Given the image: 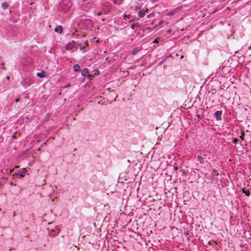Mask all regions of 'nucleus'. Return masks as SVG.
<instances>
[{
  "label": "nucleus",
  "mask_w": 251,
  "mask_h": 251,
  "mask_svg": "<svg viewBox=\"0 0 251 251\" xmlns=\"http://www.w3.org/2000/svg\"><path fill=\"white\" fill-rule=\"evenodd\" d=\"M94 23L89 19H81L78 23V26L82 29L91 30L93 27Z\"/></svg>",
  "instance_id": "obj_1"
},
{
  "label": "nucleus",
  "mask_w": 251,
  "mask_h": 251,
  "mask_svg": "<svg viewBox=\"0 0 251 251\" xmlns=\"http://www.w3.org/2000/svg\"><path fill=\"white\" fill-rule=\"evenodd\" d=\"M72 6V2L70 0H62L59 5V10L65 13L68 12Z\"/></svg>",
  "instance_id": "obj_2"
},
{
  "label": "nucleus",
  "mask_w": 251,
  "mask_h": 251,
  "mask_svg": "<svg viewBox=\"0 0 251 251\" xmlns=\"http://www.w3.org/2000/svg\"><path fill=\"white\" fill-rule=\"evenodd\" d=\"M27 172V170L25 168H22L17 170L15 174L12 175V176L13 177L16 176L19 178H21L25 176Z\"/></svg>",
  "instance_id": "obj_3"
},
{
  "label": "nucleus",
  "mask_w": 251,
  "mask_h": 251,
  "mask_svg": "<svg viewBox=\"0 0 251 251\" xmlns=\"http://www.w3.org/2000/svg\"><path fill=\"white\" fill-rule=\"evenodd\" d=\"M32 63V59L31 57L26 56L23 58L21 61V64L23 67H28L31 65Z\"/></svg>",
  "instance_id": "obj_4"
},
{
  "label": "nucleus",
  "mask_w": 251,
  "mask_h": 251,
  "mask_svg": "<svg viewBox=\"0 0 251 251\" xmlns=\"http://www.w3.org/2000/svg\"><path fill=\"white\" fill-rule=\"evenodd\" d=\"M60 229L56 226L54 229L49 232V235L51 237H55L59 234Z\"/></svg>",
  "instance_id": "obj_5"
},
{
  "label": "nucleus",
  "mask_w": 251,
  "mask_h": 251,
  "mask_svg": "<svg viewBox=\"0 0 251 251\" xmlns=\"http://www.w3.org/2000/svg\"><path fill=\"white\" fill-rule=\"evenodd\" d=\"M223 113L222 110L217 111L214 113V116L217 121H221L222 120V115Z\"/></svg>",
  "instance_id": "obj_6"
},
{
  "label": "nucleus",
  "mask_w": 251,
  "mask_h": 251,
  "mask_svg": "<svg viewBox=\"0 0 251 251\" xmlns=\"http://www.w3.org/2000/svg\"><path fill=\"white\" fill-rule=\"evenodd\" d=\"M91 7V5L90 3H85L81 6V9L83 10L88 11Z\"/></svg>",
  "instance_id": "obj_7"
},
{
  "label": "nucleus",
  "mask_w": 251,
  "mask_h": 251,
  "mask_svg": "<svg viewBox=\"0 0 251 251\" xmlns=\"http://www.w3.org/2000/svg\"><path fill=\"white\" fill-rule=\"evenodd\" d=\"M75 48L74 42L68 43L65 46V49L67 50H72Z\"/></svg>",
  "instance_id": "obj_8"
},
{
  "label": "nucleus",
  "mask_w": 251,
  "mask_h": 251,
  "mask_svg": "<svg viewBox=\"0 0 251 251\" xmlns=\"http://www.w3.org/2000/svg\"><path fill=\"white\" fill-rule=\"evenodd\" d=\"M203 155H205L201 152L200 155L197 156V160L201 163H203L204 162V158H203Z\"/></svg>",
  "instance_id": "obj_9"
},
{
  "label": "nucleus",
  "mask_w": 251,
  "mask_h": 251,
  "mask_svg": "<svg viewBox=\"0 0 251 251\" xmlns=\"http://www.w3.org/2000/svg\"><path fill=\"white\" fill-rule=\"evenodd\" d=\"M54 31L58 33L61 34L63 31V28L62 25H58L55 28Z\"/></svg>",
  "instance_id": "obj_10"
},
{
  "label": "nucleus",
  "mask_w": 251,
  "mask_h": 251,
  "mask_svg": "<svg viewBox=\"0 0 251 251\" xmlns=\"http://www.w3.org/2000/svg\"><path fill=\"white\" fill-rule=\"evenodd\" d=\"M142 50L141 48H139V47H135V48H134L132 51H131V53L132 54L135 55H136L139 51H140L141 50Z\"/></svg>",
  "instance_id": "obj_11"
},
{
  "label": "nucleus",
  "mask_w": 251,
  "mask_h": 251,
  "mask_svg": "<svg viewBox=\"0 0 251 251\" xmlns=\"http://www.w3.org/2000/svg\"><path fill=\"white\" fill-rule=\"evenodd\" d=\"M89 73V71L87 68H84L81 71V75L83 76H87Z\"/></svg>",
  "instance_id": "obj_12"
},
{
  "label": "nucleus",
  "mask_w": 251,
  "mask_h": 251,
  "mask_svg": "<svg viewBox=\"0 0 251 251\" xmlns=\"http://www.w3.org/2000/svg\"><path fill=\"white\" fill-rule=\"evenodd\" d=\"M148 10L147 9V10L146 11H144V9H142V10H140V11H139L138 12V16L140 18H143L145 15V13L148 11Z\"/></svg>",
  "instance_id": "obj_13"
},
{
  "label": "nucleus",
  "mask_w": 251,
  "mask_h": 251,
  "mask_svg": "<svg viewBox=\"0 0 251 251\" xmlns=\"http://www.w3.org/2000/svg\"><path fill=\"white\" fill-rule=\"evenodd\" d=\"M36 75L40 78H43L47 76V75H46V72L44 71H42L41 72L37 73Z\"/></svg>",
  "instance_id": "obj_14"
},
{
  "label": "nucleus",
  "mask_w": 251,
  "mask_h": 251,
  "mask_svg": "<svg viewBox=\"0 0 251 251\" xmlns=\"http://www.w3.org/2000/svg\"><path fill=\"white\" fill-rule=\"evenodd\" d=\"M140 26V24L138 23V22H137V23H134V24H132L131 25H130V27L131 28L133 29V30H135V31H136V30H135V28L136 27H139Z\"/></svg>",
  "instance_id": "obj_15"
},
{
  "label": "nucleus",
  "mask_w": 251,
  "mask_h": 251,
  "mask_svg": "<svg viewBox=\"0 0 251 251\" xmlns=\"http://www.w3.org/2000/svg\"><path fill=\"white\" fill-rule=\"evenodd\" d=\"M73 69H74V71L75 72H78L81 71L80 66L78 64L74 65L73 66Z\"/></svg>",
  "instance_id": "obj_16"
},
{
  "label": "nucleus",
  "mask_w": 251,
  "mask_h": 251,
  "mask_svg": "<svg viewBox=\"0 0 251 251\" xmlns=\"http://www.w3.org/2000/svg\"><path fill=\"white\" fill-rule=\"evenodd\" d=\"M1 6L3 10H5L8 8L9 6V3L7 2H2L1 3Z\"/></svg>",
  "instance_id": "obj_17"
},
{
  "label": "nucleus",
  "mask_w": 251,
  "mask_h": 251,
  "mask_svg": "<svg viewBox=\"0 0 251 251\" xmlns=\"http://www.w3.org/2000/svg\"><path fill=\"white\" fill-rule=\"evenodd\" d=\"M21 84L23 86H24L25 88H26L27 87H28V86H29L30 85V84L29 83H27L25 80H24V81H22L21 82Z\"/></svg>",
  "instance_id": "obj_18"
},
{
  "label": "nucleus",
  "mask_w": 251,
  "mask_h": 251,
  "mask_svg": "<svg viewBox=\"0 0 251 251\" xmlns=\"http://www.w3.org/2000/svg\"><path fill=\"white\" fill-rule=\"evenodd\" d=\"M242 192L245 194V195L247 197H249L250 196V192L249 190H246L245 188H243L242 189Z\"/></svg>",
  "instance_id": "obj_19"
},
{
  "label": "nucleus",
  "mask_w": 251,
  "mask_h": 251,
  "mask_svg": "<svg viewBox=\"0 0 251 251\" xmlns=\"http://www.w3.org/2000/svg\"><path fill=\"white\" fill-rule=\"evenodd\" d=\"M94 76H95L94 75H91V74H89V73L88 74V75H87V77L89 81H90V80L93 79L94 78Z\"/></svg>",
  "instance_id": "obj_20"
},
{
  "label": "nucleus",
  "mask_w": 251,
  "mask_h": 251,
  "mask_svg": "<svg viewBox=\"0 0 251 251\" xmlns=\"http://www.w3.org/2000/svg\"><path fill=\"white\" fill-rule=\"evenodd\" d=\"M245 135V132L243 130H241V135L239 136V137L241 139V140H244V137Z\"/></svg>",
  "instance_id": "obj_21"
},
{
  "label": "nucleus",
  "mask_w": 251,
  "mask_h": 251,
  "mask_svg": "<svg viewBox=\"0 0 251 251\" xmlns=\"http://www.w3.org/2000/svg\"><path fill=\"white\" fill-rule=\"evenodd\" d=\"M175 11H170L167 13V15L170 17L172 16L175 14Z\"/></svg>",
  "instance_id": "obj_22"
},
{
  "label": "nucleus",
  "mask_w": 251,
  "mask_h": 251,
  "mask_svg": "<svg viewBox=\"0 0 251 251\" xmlns=\"http://www.w3.org/2000/svg\"><path fill=\"white\" fill-rule=\"evenodd\" d=\"M112 0L114 1V2L115 3H117V4H121L122 3V1H123V0H118V1L117 2L116 0Z\"/></svg>",
  "instance_id": "obj_23"
},
{
  "label": "nucleus",
  "mask_w": 251,
  "mask_h": 251,
  "mask_svg": "<svg viewBox=\"0 0 251 251\" xmlns=\"http://www.w3.org/2000/svg\"><path fill=\"white\" fill-rule=\"evenodd\" d=\"M238 141H239V140H238L237 138H234V139H233V140H232V142H233L234 144H237V143H238Z\"/></svg>",
  "instance_id": "obj_24"
},
{
  "label": "nucleus",
  "mask_w": 251,
  "mask_h": 251,
  "mask_svg": "<svg viewBox=\"0 0 251 251\" xmlns=\"http://www.w3.org/2000/svg\"><path fill=\"white\" fill-rule=\"evenodd\" d=\"M154 14H153V13H151V14H149V15L147 16V17H148V18H152V17H154Z\"/></svg>",
  "instance_id": "obj_25"
},
{
  "label": "nucleus",
  "mask_w": 251,
  "mask_h": 251,
  "mask_svg": "<svg viewBox=\"0 0 251 251\" xmlns=\"http://www.w3.org/2000/svg\"><path fill=\"white\" fill-rule=\"evenodd\" d=\"M196 117L198 118V121L197 122H198L199 121V120L201 119V116L199 114H196Z\"/></svg>",
  "instance_id": "obj_26"
},
{
  "label": "nucleus",
  "mask_w": 251,
  "mask_h": 251,
  "mask_svg": "<svg viewBox=\"0 0 251 251\" xmlns=\"http://www.w3.org/2000/svg\"><path fill=\"white\" fill-rule=\"evenodd\" d=\"M95 74H94L95 75H99V74L100 72H99L98 70H95Z\"/></svg>",
  "instance_id": "obj_27"
},
{
  "label": "nucleus",
  "mask_w": 251,
  "mask_h": 251,
  "mask_svg": "<svg viewBox=\"0 0 251 251\" xmlns=\"http://www.w3.org/2000/svg\"><path fill=\"white\" fill-rule=\"evenodd\" d=\"M42 0V2L43 3V4L44 5L45 3H47L48 0Z\"/></svg>",
  "instance_id": "obj_28"
},
{
  "label": "nucleus",
  "mask_w": 251,
  "mask_h": 251,
  "mask_svg": "<svg viewBox=\"0 0 251 251\" xmlns=\"http://www.w3.org/2000/svg\"><path fill=\"white\" fill-rule=\"evenodd\" d=\"M9 183L11 185H16L12 181H11Z\"/></svg>",
  "instance_id": "obj_29"
},
{
  "label": "nucleus",
  "mask_w": 251,
  "mask_h": 251,
  "mask_svg": "<svg viewBox=\"0 0 251 251\" xmlns=\"http://www.w3.org/2000/svg\"><path fill=\"white\" fill-rule=\"evenodd\" d=\"M153 43H158L157 40V39H155V40L153 41Z\"/></svg>",
  "instance_id": "obj_30"
},
{
  "label": "nucleus",
  "mask_w": 251,
  "mask_h": 251,
  "mask_svg": "<svg viewBox=\"0 0 251 251\" xmlns=\"http://www.w3.org/2000/svg\"><path fill=\"white\" fill-rule=\"evenodd\" d=\"M14 169L13 170H10V172H9V174H11L12 173V172L13 171Z\"/></svg>",
  "instance_id": "obj_31"
},
{
  "label": "nucleus",
  "mask_w": 251,
  "mask_h": 251,
  "mask_svg": "<svg viewBox=\"0 0 251 251\" xmlns=\"http://www.w3.org/2000/svg\"><path fill=\"white\" fill-rule=\"evenodd\" d=\"M180 171L182 172V174L185 173V171L184 170H181Z\"/></svg>",
  "instance_id": "obj_32"
},
{
  "label": "nucleus",
  "mask_w": 251,
  "mask_h": 251,
  "mask_svg": "<svg viewBox=\"0 0 251 251\" xmlns=\"http://www.w3.org/2000/svg\"><path fill=\"white\" fill-rule=\"evenodd\" d=\"M164 62V60H163L160 63V65L162 64L163 62Z\"/></svg>",
  "instance_id": "obj_33"
},
{
  "label": "nucleus",
  "mask_w": 251,
  "mask_h": 251,
  "mask_svg": "<svg viewBox=\"0 0 251 251\" xmlns=\"http://www.w3.org/2000/svg\"><path fill=\"white\" fill-rule=\"evenodd\" d=\"M126 17H127L126 15H125L124 16V19H126Z\"/></svg>",
  "instance_id": "obj_34"
},
{
  "label": "nucleus",
  "mask_w": 251,
  "mask_h": 251,
  "mask_svg": "<svg viewBox=\"0 0 251 251\" xmlns=\"http://www.w3.org/2000/svg\"><path fill=\"white\" fill-rule=\"evenodd\" d=\"M19 100V99H16V102H18Z\"/></svg>",
  "instance_id": "obj_35"
},
{
  "label": "nucleus",
  "mask_w": 251,
  "mask_h": 251,
  "mask_svg": "<svg viewBox=\"0 0 251 251\" xmlns=\"http://www.w3.org/2000/svg\"><path fill=\"white\" fill-rule=\"evenodd\" d=\"M70 84H69L67 85L66 86V87H68L69 86H70Z\"/></svg>",
  "instance_id": "obj_36"
},
{
  "label": "nucleus",
  "mask_w": 251,
  "mask_h": 251,
  "mask_svg": "<svg viewBox=\"0 0 251 251\" xmlns=\"http://www.w3.org/2000/svg\"><path fill=\"white\" fill-rule=\"evenodd\" d=\"M101 21H105V19H104V18H103V19H101Z\"/></svg>",
  "instance_id": "obj_37"
},
{
  "label": "nucleus",
  "mask_w": 251,
  "mask_h": 251,
  "mask_svg": "<svg viewBox=\"0 0 251 251\" xmlns=\"http://www.w3.org/2000/svg\"><path fill=\"white\" fill-rule=\"evenodd\" d=\"M85 45H86L87 46H88V44H87V42L86 41V43H85Z\"/></svg>",
  "instance_id": "obj_38"
},
{
  "label": "nucleus",
  "mask_w": 251,
  "mask_h": 251,
  "mask_svg": "<svg viewBox=\"0 0 251 251\" xmlns=\"http://www.w3.org/2000/svg\"><path fill=\"white\" fill-rule=\"evenodd\" d=\"M15 215V212H13V216H14Z\"/></svg>",
  "instance_id": "obj_39"
},
{
  "label": "nucleus",
  "mask_w": 251,
  "mask_h": 251,
  "mask_svg": "<svg viewBox=\"0 0 251 251\" xmlns=\"http://www.w3.org/2000/svg\"><path fill=\"white\" fill-rule=\"evenodd\" d=\"M83 49V48H82V47L80 48V50H82Z\"/></svg>",
  "instance_id": "obj_40"
},
{
  "label": "nucleus",
  "mask_w": 251,
  "mask_h": 251,
  "mask_svg": "<svg viewBox=\"0 0 251 251\" xmlns=\"http://www.w3.org/2000/svg\"><path fill=\"white\" fill-rule=\"evenodd\" d=\"M2 69H5V67H2Z\"/></svg>",
  "instance_id": "obj_41"
},
{
  "label": "nucleus",
  "mask_w": 251,
  "mask_h": 251,
  "mask_svg": "<svg viewBox=\"0 0 251 251\" xmlns=\"http://www.w3.org/2000/svg\"><path fill=\"white\" fill-rule=\"evenodd\" d=\"M100 14H101V13H100H100H99L98 14V15H100Z\"/></svg>",
  "instance_id": "obj_42"
},
{
  "label": "nucleus",
  "mask_w": 251,
  "mask_h": 251,
  "mask_svg": "<svg viewBox=\"0 0 251 251\" xmlns=\"http://www.w3.org/2000/svg\"><path fill=\"white\" fill-rule=\"evenodd\" d=\"M7 78L8 79L9 78V76H7Z\"/></svg>",
  "instance_id": "obj_43"
},
{
  "label": "nucleus",
  "mask_w": 251,
  "mask_h": 251,
  "mask_svg": "<svg viewBox=\"0 0 251 251\" xmlns=\"http://www.w3.org/2000/svg\"><path fill=\"white\" fill-rule=\"evenodd\" d=\"M73 120H75V118H73Z\"/></svg>",
  "instance_id": "obj_44"
}]
</instances>
